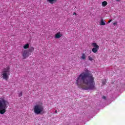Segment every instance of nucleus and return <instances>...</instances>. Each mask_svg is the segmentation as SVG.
<instances>
[{
  "instance_id": "f257e3e1",
  "label": "nucleus",
  "mask_w": 125,
  "mask_h": 125,
  "mask_svg": "<svg viewBox=\"0 0 125 125\" xmlns=\"http://www.w3.org/2000/svg\"><path fill=\"white\" fill-rule=\"evenodd\" d=\"M94 80V77L91 72L87 68H85L84 72H82L77 78L76 83L78 87L82 89L94 90L96 89Z\"/></svg>"
},
{
  "instance_id": "f03ea898",
  "label": "nucleus",
  "mask_w": 125,
  "mask_h": 125,
  "mask_svg": "<svg viewBox=\"0 0 125 125\" xmlns=\"http://www.w3.org/2000/svg\"><path fill=\"white\" fill-rule=\"evenodd\" d=\"M8 102L4 99H0V114L3 115L6 112Z\"/></svg>"
},
{
  "instance_id": "7ed1b4c3",
  "label": "nucleus",
  "mask_w": 125,
  "mask_h": 125,
  "mask_svg": "<svg viewBox=\"0 0 125 125\" xmlns=\"http://www.w3.org/2000/svg\"><path fill=\"white\" fill-rule=\"evenodd\" d=\"M9 76H10V67L8 66L3 69L1 77L2 78L3 80L8 81V79H9Z\"/></svg>"
},
{
  "instance_id": "20e7f679",
  "label": "nucleus",
  "mask_w": 125,
  "mask_h": 125,
  "mask_svg": "<svg viewBox=\"0 0 125 125\" xmlns=\"http://www.w3.org/2000/svg\"><path fill=\"white\" fill-rule=\"evenodd\" d=\"M33 112L36 115L45 114V111L43 109V106L40 104H36L34 106Z\"/></svg>"
},
{
  "instance_id": "39448f33",
  "label": "nucleus",
  "mask_w": 125,
  "mask_h": 125,
  "mask_svg": "<svg viewBox=\"0 0 125 125\" xmlns=\"http://www.w3.org/2000/svg\"><path fill=\"white\" fill-rule=\"evenodd\" d=\"M92 46L93 47L92 49V51L94 53H96V52H97L99 49V45H98L96 42H94L92 43Z\"/></svg>"
},
{
  "instance_id": "423d86ee",
  "label": "nucleus",
  "mask_w": 125,
  "mask_h": 125,
  "mask_svg": "<svg viewBox=\"0 0 125 125\" xmlns=\"http://www.w3.org/2000/svg\"><path fill=\"white\" fill-rule=\"evenodd\" d=\"M22 53L23 59H26V58H28L30 55H31V53H29L27 50H23Z\"/></svg>"
},
{
  "instance_id": "0eeeda50",
  "label": "nucleus",
  "mask_w": 125,
  "mask_h": 125,
  "mask_svg": "<svg viewBox=\"0 0 125 125\" xmlns=\"http://www.w3.org/2000/svg\"><path fill=\"white\" fill-rule=\"evenodd\" d=\"M63 36V34L60 32L57 33L55 35V39H60Z\"/></svg>"
},
{
  "instance_id": "6e6552de",
  "label": "nucleus",
  "mask_w": 125,
  "mask_h": 125,
  "mask_svg": "<svg viewBox=\"0 0 125 125\" xmlns=\"http://www.w3.org/2000/svg\"><path fill=\"white\" fill-rule=\"evenodd\" d=\"M80 59L82 60H85V59H86V55H85V54L83 53L81 56Z\"/></svg>"
},
{
  "instance_id": "1a4fd4ad",
  "label": "nucleus",
  "mask_w": 125,
  "mask_h": 125,
  "mask_svg": "<svg viewBox=\"0 0 125 125\" xmlns=\"http://www.w3.org/2000/svg\"><path fill=\"white\" fill-rule=\"evenodd\" d=\"M35 50V48L34 47H31L28 49V52L29 53H32V52H34V51Z\"/></svg>"
},
{
  "instance_id": "9d476101",
  "label": "nucleus",
  "mask_w": 125,
  "mask_h": 125,
  "mask_svg": "<svg viewBox=\"0 0 125 125\" xmlns=\"http://www.w3.org/2000/svg\"><path fill=\"white\" fill-rule=\"evenodd\" d=\"M29 46H30V44H29V43H27L23 46V48H24V49H28V48H29Z\"/></svg>"
},
{
  "instance_id": "9b49d317",
  "label": "nucleus",
  "mask_w": 125,
  "mask_h": 125,
  "mask_svg": "<svg viewBox=\"0 0 125 125\" xmlns=\"http://www.w3.org/2000/svg\"><path fill=\"white\" fill-rule=\"evenodd\" d=\"M102 4L103 6L105 7V6H106V5H107V4H108V3L106 1H104L102 2Z\"/></svg>"
},
{
  "instance_id": "f8f14e48",
  "label": "nucleus",
  "mask_w": 125,
  "mask_h": 125,
  "mask_svg": "<svg viewBox=\"0 0 125 125\" xmlns=\"http://www.w3.org/2000/svg\"><path fill=\"white\" fill-rule=\"evenodd\" d=\"M100 25L103 26H104L105 25V22H104V21H103V19H102L101 20Z\"/></svg>"
},
{
  "instance_id": "ddd939ff",
  "label": "nucleus",
  "mask_w": 125,
  "mask_h": 125,
  "mask_svg": "<svg viewBox=\"0 0 125 125\" xmlns=\"http://www.w3.org/2000/svg\"><path fill=\"white\" fill-rule=\"evenodd\" d=\"M88 60L90 61H92V60H93V59H92V58L90 56H88Z\"/></svg>"
},
{
  "instance_id": "4468645a",
  "label": "nucleus",
  "mask_w": 125,
  "mask_h": 125,
  "mask_svg": "<svg viewBox=\"0 0 125 125\" xmlns=\"http://www.w3.org/2000/svg\"><path fill=\"white\" fill-rule=\"evenodd\" d=\"M106 84V81L105 80H104L102 81V84Z\"/></svg>"
},
{
  "instance_id": "2eb2a0df",
  "label": "nucleus",
  "mask_w": 125,
  "mask_h": 125,
  "mask_svg": "<svg viewBox=\"0 0 125 125\" xmlns=\"http://www.w3.org/2000/svg\"><path fill=\"white\" fill-rule=\"evenodd\" d=\"M22 92H21L20 93H19V97H21V96H22Z\"/></svg>"
},
{
  "instance_id": "dca6fc26",
  "label": "nucleus",
  "mask_w": 125,
  "mask_h": 125,
  "mask_svg": "<svg viewBox=\"0 0 125 125\" xmlns=\"http://www.w3.org/2000/svg\"><path fill=\"white\" fill-rule=\"evenodd\" d=\"M117 24H118V23L117 22H115L113 23V25L115 26L116 25H117Z\"/></svg>"
},
{
  "instance_id": "f3484780",
  "label": "nucleus",
  "mask_w": 125,
  "mask_h": 125,
  "mask_svg": "<svg viewBox=\"0 0 125 125\" xmlns=\"http://www.w3.org/2000/svg\"><path fill=\"white\" fill-rule=\"evenodd\" d=\"M111 22H112V20H109L108 23H111Z\"/></svg>"
},
{
  "instance_id": "a211bd4d",
  "label": "nucleus",
  "mask_w": 125,
  "mask_h": 125,
  "mask_svg": "<svg viewBox=\"0 0 125 125\" xmlns=\"http://www.w3.org/2000/svg\"><path fill=\"white\" fill-rule=\"evenodd\" d=\"M103 99H106V97L105 96H103Z\"/></svg>"
},
{
  "instance_id": "6ab92c4d",
  "label": "nucleus",
  "mask_w": 125,
  "mask_h": 125,
  "mask_svg": "<svg viewBox=\"0 0 125 125\" xmlns=\"http://www.w3.org/2000/svg\"><path fill=\"white\" fill-rule=\"evenodd\" d=\"M73 15H77V13H76L74 12V13H73Z\"/></svg>"
},
{
  "instance_id": "aec40b11",
  "label": "nucleus",
  "mask_w": 125,
  "mask_h": 125,
  "mask_svg": "<svg viewBox=\"0 0 125 125\" xmlns=\"http://www.w3.org/2000/svg\"><path fill=\"white\" fill-rule=\"evenodd\" d=\"M55 113H56V114H57V110H55Z\"/></svg>"
},
{
  "instance_id": "412c9836",
  "label": "nucleus",
  "mask_w": 125,
  "mask_h": 125,
  "mask_svg": "<svg viewBox=\"0 0 125 125\" xmlns=\"http://www.w3.org/2000/svg\"><path fill=\"white\" fill-rule=\"evenodd\" d=\"M117 1H120V0H116Z\"/></svg>"
}]
</instances>
